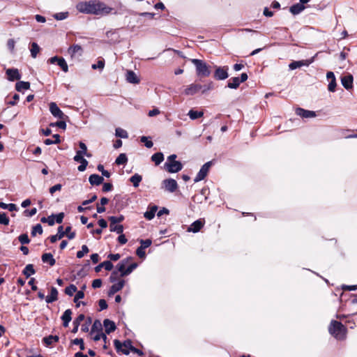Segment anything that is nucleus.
<instances>
[{
	"label": "nucleus",
	"instance_id": "nucleus-55",
	"mask_svg": "<svg viewBox=\"0 0 357 357\" xmlns=\"http://www.w3.org/2000/svg\"><path fill=\"white\" fill-rule=\"evenodd\" d=\"M139 242L141 244L140 247L144 250L146 248H149V246H151L152 244V241L151 239H146V240L141 239L139 241Z\"/></svg>",
	"mask_w": 357,
	"mask_h": 357
},
{
	"label": "nucleus",
	"instance_id": "nucleus-5",
	"mask_svg": "<svg viewBox=\"0 0 357 357\" xmlns=\"http://www.w3.org/2000/svg\"><path fill=\"white\" fill-rule=\"evenodd\" d=\"M212 165V161H208L203 165L194 179L195 183L202 181L207 176L209 169Z\"/></svg>",
	"mask_w": 357,
	"mask_h": 357
},
{
	"label": "nucleus",
	"instance_id": "nucleus-12",
	"mask_svg": "<svg viewBox=\"0 0 357 357\" xmlns=\"http://www.w3.org/2000/svg\"><path fill=\"white\" fill-rule=\"evenodd\" d=\"M50 111L51 114L56 118L62 119L65 116V114H63V112L60 109V108L58 107V105L54 102H52L50 104Z\"/></svg>",
	"mask_w": 357,
	"mask_h": 357
},
{
	"label": "nucleus",
	"instance_id": "nucleus-22",
	"mask_svg": "<svg viewBox=\"0 0 357 357\" xmlns=\"http://www.w3.org/2000/svg\"><path fill=\"white\" fill-rule=\"evenodd\" d=\"M58 299V291L56 287H52L50 294L45 297L47 303H52Z\"/></svg>",
	"mask_w": 357,
	"mask_h": 357
},
{
	"label": "nucleus",
	"instance_id": "nucleus-19",
	"mask_svg": "<svg viewBox=\"0 0 357 357\" xmlns=\"http://www.w3.org/2000/svg\"><path fill=\"white\" fill-rule=\"evenodd\" d=\"M125 284V281L123 280H121L119 281L117 283L114 284L109 289L108 291V295L109 296L114 295L116 292L119 291L123 289Z\"/></svg>",
	"mask_w": 357,
	"mask_h": 357
},
{
	"label": "nucleus",
	"instance_id": "nucleus-17",
	"mask_svg": "<svg viewBox=\"0 0 357 357\" xmlns=\"http://www.w3.org/2000/svg\"><path fill=\"white\" fill-rule=\"evenodd\" d=\"M68 53L70 54L71 58H74L77 55L81 56L82 53V48L79 45H73L68 47Z\"/></svg>",
	"mask_w": 357,
	"mask_h": 357
},
{
	"label": "nucleus",
	"instance_id": "nucleus-53",
	"mask_svg": "<svg viewBox=\"0 0 357 357\" xmlns=\"http://www.w3.org/2000/svg\"><path fill=\"white\" fill-rule=\"evenodd\" d=\"M72 344L75 345H79L80 350L84 349V340L82 338H75L73 340H72Z\"/></svg>",
	"mask_w": 357,
	"mask_h": 357
},
{
	"label": "nucleus",
	"instance_id": "nucleus-25",
	"mask_svg": "<svg viewBox=\"0 0 357 357\" xmlns=\"http://www.w3.org/2000/svg\"><path fill=\"white\" fill-rule=\"evenodd\" d=\"M157 210L158 206L155 205L149 207L148 210L144 213V217L148 220H152L155 217Z\"/></svg>",
	"mask_w": 357,
	"mask_h": 357
},
{
	"label": "nucleus",
	"instance_id": "nucleus-32",
	"mask_svg": "<svg viewBox=\"0 0 357 357\" xmlns=\"http://www.w3.org/2000/svg\"><path fill=\"white\" fill-rule=\"evenodd\" d=\"M142 180L141 175L135 174L130 178V181L132 183L135 188H137Z\"/></svg>",
	"mask_w": 357,
	"mask_h": 357
},
{
	"label": "nucleus",
	"instance_id": "nucleus-7",
	"mask_svg": "<svg viewBox=\"0 0 357 357\" xmlns=\"http://www.w3.org/2000/svg\"><path fill=\"white\" fill-rule=\"evenodd\" d=\"M229 68L227 66L217 67L214 73V77L217 80H224L229 77Z\"/></svg>",
	"mask_w": 357,
	"mask_h": 357
},
{
	"label": "nucleus",
	"instance_id": "nucleus-42",
	"mask_svg": "<svg viewBox=\"0 0 357 357\" xmlns=\"http://www.w3.org/2000/svg\"><path fill=\"white\" fill-rule=\"evenodd\" d=\"M214 89V84L213 82H208L206 84L202 85V89H201L202 93L204 94L206 92L211 91Z\"/></svg>",
	"mask_w": 357,
	"mask_h": 357
},
{
	"label": "nucleus",
	"instance_id": "nucleus-9",
	"mask_svg": "<svg viewBox=\"0 0 357 357\" xmlns=\"http://www.w3.org/2000/svg\"><path fill=\"white\" fill-rule=\"evenodd\" d=\"M202 85L199 84L192 83L187 86L183 91L185 96H194L201 91Z\"/></svg>",
	"mask_w": 357,
	"mask_h": 357
},
{
	"label": "nucleus",
	"instance_id": "nucleus-13",
	"mask_svg": "<svg viewBox=\"0 0 357 357\" xmlns=\"http://www.w3.org/2000/svg\"><path fill=\"white\" fill-rule=\"evenodd\" d=\"M6 73L8 75V79L10 82L19 80L22 77L17 68H8L6 70Z\"/></svg>",
	"mask_w": 357,
	"mask_h": 357
},
{
	"label": "nucleus",
	"instance_id": "nucleus-61",
	"mask_svg": "<svg viewBox=\"0 0 357 357\" xmlns=\"http://www.w3.org/2000/svg\"><path fill=\"white\" fill-rule=\"evenodd\" d=\"M113 264L111 261H105L102 262V267L107 271H111L113 268Z\"/></svg>",
	"mask_w": 357,
	"mask_h": 357
},
{
	"label": "nucleus",
	"instance_id": "nucleus-50",
	"mask_svg": "<svg viewBox=\"0 0 357 357\" xmlns=\"http://www.w3.org/2000/svg\"><path fill=\"white\" fill-rule=\"evenodd\" d=\"M9 218L5 213H0V224L8 225L9 224Z\"/></svg>",
	"mask_w": 357,
	"mask_h": 357
},
{
	"label": "nucleus",
	"instance_id": "nucleus-1",
	"mask_svg": "<svg viewBox=\"0 0 357 357\" xmlns=\"http://www.w3.org/2000/svg\"><path fill=\"white\" fill-rule=\"evenodd\" d=\"M76 9L81 13L105 15L111 13L112 8L106 6L105 3L97 0L88 1H80L76 5Z\"/></svg>",
	"mask_w": 357,
	"mask_h": 357
},
{
	"label": "nucleus",
	"instance_id": "nucleus-11",
	"mask_svg": "<svg viewBox=\"0 0 357 357\" xmlns=\"http://www.w3.org/2000/svg\"><path fill=\"white\" fill-rule=\"evenodd\" d=\"M71 230V227L70 226H68L66 228L65 231H63V226H59L58 227V231H57V235H58V237L59 238H61V239L65 236L66 235L67 237L69 238V239H73L75 237V232L73 231L70 234H68V231H70Z\"/></svg>",
	"mask_w": 357,
	"mask_h": 357
},
{
	"label": "nucleus",
	"instance_id": "nucleus-51",
	"mask_svg": "<svg viewBox=\"0 0 357 357\" xmlns=\"http://www.w3.org/2000/svg\"><path fill=\"white\" fill-rule=\"evenodd\" d=\"M137 267V263H132L130 266H128L126 271L123 273V275H130L136 268Z\"/></svg>",
	"mask_w": 357,
	"mask_h": 357
},
{
	"label": "nucleus",
	"instance_id": "nucleus-62",
	"mask_svg": "<svg viewBox=\"0 0 357 357\" xmlns=\"http://www.w3.org/2000/svg\"><path fill=\"white\" fill-rule=\"evenodd\" d=\"M136 254L139 258H142V259H144L146 257V253H145L144 249H143L140 246L137 249Z\"/></svg>",
	"mask_w": 357,
	"mask_h": 357
},
{
	"label": "nucleus",
	"instance_id": "nucleus-39",
	"mask_svg": "<svg viewBox=\"0 0 357 357\" xmlns=\"http://www.w3.org/2000/svg\"><path fill=\"white\" fill-rule=\"evenodd\" d=\"M115 135L116 137L123 138V139H126L128 137L127 131L121 128H116Z\"/></svg>",
	"mask_w": 357,
	"mask_h": 357
},
{
	"label": "nucleus",
	"instance_id": "nucleus-21",
	"mask_svg": "<svg viewBox=\"0 0 357 357\" xmlns=\"http://www.w3.org/2000/svg\"><path fill=\"white\" fill-rule=\"evenodd\" d=\"M305 6H304V4L299 1V3L292 5L289 8V11L292 15H296L303 12L305 10Z\"/></svg>",
	"mask_w": 357,
	"mask_h": 357
},
{
	"label": "nucleus",
	"instance_id": "nucleus-40",
	"mask_svg": "<svg viewBox=\"0 0 357 357\" xmlns=\"http://www.w3.org/2000/svg\"><path fill=\"white\" fill-rule=\"evenodd\" d=\"M30 51L31 56L36 58L40 51V47L36 43H32Z\"/></svg>",
	"mask_w": 357,
	"mask_h": 357
},
{
	"label": "nucleus",
	"instance_id": "nucleus-49",
	"mask_svg": "<svg viewBox=\"0 0 357 357\" xmlns=\"http://www.w3.org/2000/svg\"><path fill=\"white\" fill-rule=\"evenodd\" d=\"M18 240L22 245L28 244L30 242L29 236L26 234H22L20 235L18 237Z\"/></svg>",
	"mask_w": 357,
	"mask_h": 357
},
{
	"label": "nucleus",
	"instance_id": "nucleus-37",
	"mask_svg": "<svg viewBox=\"0 0 357 357\" xmlns=\"http://www.w3.org/2000/svg\"><path fill=\"white\" fill-rule=\"evenodd\" d=\"M204 115L203 112L195 111L193 109H190L188 112V116L190 119L195 120L202 117Z\"/></svg>",
	"mask_w": 357,
	"mask_h": 357
},
{
	"label": "nucleus",
	"instance_id": "nucleus-23",
	"mask_svg": "<svg viewBox=\"0 0 357 357\" xmlns=\"http://www.w3.org/2000/svg\"><path fill=\"white\" fill-rule=\"evenodd\" d=\"M71 315H72V311L70 309H68V310H65V312L62 314L61 319L63 321V326L64 327L68 326L69 323L72 319Z\"/></svg>",
	"mask_w": 357,
	"mask_h": 357
},
{
	"label": "nucleus",
	"instance_id": "nucleus-3",
	"mask_svg": "<svg viewBox=\"0 0 357 357\" xmlns=\"http://www.w3.org/2000/svg\"><path fill=\"white\" fill-rule=\"evenodd\" d=\"M190 61L195 65L198 76L206 77L211 75L210 66L204 61L198 59H192Z\"/></svg>",
	"mask_w": 357,
	"mask_h": 357
},
{
	"label": "nucleus",
	"instance_id": "nucleus-33",
	"mask_svg": "<svg viewBox=\"0 0 357 357\" xmlns=\"http://www.w3.org/2000/svg\"><path fill=\"white\" fill-rule=\"evenodd\" d=\"M26 278H29L31 275L35 274L36 271L33 268V264H27L22 271Z\"/></svg>",
	"mask_w": 357,
	"mask_h": 357
},
{
	"label": "nucleus",
	"instance_id": "nucleus-44",
	"mask_svg": "<svg viewBox=\"0 0 357 357\" xmlns=\"http://www.w3.org/2000/svg\"><path fill=\"white\" fill-rule=\"evenodd\" d=\"M108 219L110 221V223L116 224L123 221L124 216L123 215H120L119 216H109Z\"/></svg>",
	"mask_w": 357,
	"mask_h": 357
},
{
	"label": "nucleus",
	"instance_id": "nucleus-63",
	"mask_svg": "<svg viewBox=\"0 0 357 357\" xmlns=\"http://www.w3.org/2000/svg\"><path fill=\"white\" fill-rule=\"evenodd\" d=\"M24 213L26 216H27V217H32V216H33L34 215L36 214L37 209H36V208H33L31 210H25Z\"/></svg>",
	"mask_w": 357,
	"mask_h": 357
},
{
	"label": "nucleus",
	"instance_id": "nucleus-60",
	"mask_svg": "<svg viewBox=\"0 0 357 357\" xmlns=\"http://www.w3.org/2000/svg\"><path fill=\"white\" fill-rule=\"evenodd\" d=\"M79 146L80 150L77 151L79 153H81L82 155L86 154V152L87 151V147L86 145L82 142H79Z\"/></svg>",
	"mask_w": 357,
	"mask_h": 357
},
{
	"label": "nucleus",
	"instance_id": "nucleus-10",
	"mask_svg": "<svg viewBox=\"0 0 357 357\" xmlns=\"http://www.w3.org/2000/svg\"><path fill=\"white\" fill-rule=\"evenodd\" d=\"M162 185L165 190L169 192H174L178 188L177 182L173 178L165 179L162 181Z\"/></svg>",
	"mask_w": 357,
	"mask_h": 357
},
{
	"label": "nucleus",
	"instance_id": "nucleus-35",
	"mask_svg": "<svg viewBox=\"0 0 357 357\" xmlns=\"http://www.w3.org/2000/svg\"><path fill=\"white\" fill-rule=\"evenodd\" d=\"M52 137L54 139H46L44 141V144L45 145H51V144H56L60 143V136L58 134H55L52 136Z\"/></svg>",
	"mask_w": 357,
	"mask_h": 357
},
{
	"label": "nucleus",
	"instance_id": "nucleus-14",
	"mask_svg": "<svg viewBox=\"0 0 357 357\" xmlns=\"http://www.w3.org/2000/svg\"><path fill=\"white\" fill-rule=\"evenodd\" d=\"M296 114L298 116L305 119L313 118L316 116V113L314 111L306 110L300 107L296 109Z\"/></svg>",
	"mask_w": 357,
	"mask_h": 357
},
{
	"label": "nucleus",
	"instance_id": "nucleus-41",
	"mask_svg": "<svg viewBox=\"0 0 357 357\" xmlns=\"http://www.w3.org/2000/svg\"><path fill=\"white\" fill-rule=\"evenodd\" d=\"M69 16V13L66 12H60L54 14L53 17L56 20H63Z\"/></svg>",
	"mask_w": 357,
	"mask_h": 357
},
{
	"label": "nucleus",
	"instance_id": "nucleus-47",
	"mask_svg": "<svg viewBox=\"0 0 357 357\" xmlns=\"http://www.w3.org/2000/svg\"><path fill=\"white\" fill-rule=\"evenodd\" d=\"M76 291L77 287L75 284H70L65 289V293L70 296H73V294Z\"/></svg>",
	"mask_w": 357,
	"mask_h": 357
},
{
	"label": "nucleus",
	"instance_id": "nucleus-18",
	"mask_svg": "<svg viewBox=\"0 0 357 357\" xmlns=\"http://www.w3.org/2000/svg\"><path fill=\"white\" fill-rule=\"evenodd\" d=\"M353 76L351 75H347L341 78V83L342 86L347 90L353 86Z\"/></svg>",
	"mask_w": 357,
	"mask_h": 357
},
{
	"label": "nucleus",
	"instance_id": "nucleus-31",
	"mask_svg": "<svg viewBox=\"0 0 357 357\" xmlns=\"http://www.w3.org/2000/svg\"><path fill=\"white\" fill-rule=\"evenodd\" d=\"M163 160L164 155L161 152L155 153L151 156V160L155 164V165H159Z\"/></svg>",
	"mask_w": 357,
	"mask_h": 357
},
{
	"label": "nucleus",
	"instance_id": "nucleus-27",
	"mask_svg": "<svg viewBox=\"0 0 357 357\" xmlns=\"http://www.w3.org/2000/svg\"><path fill=\"white\" fill-rule=\"evenodd\" d=\"M41 259L43 263H47L50 266H53L56 263V261L51 253L43 254L41 257Z\"/></svg>",
	"mask_w": 357,
	"mask_h": 357
},
{
	"label": "nucleus",
	"instance_id": "nucleus-58",
	"mask_svg": "<svg viewBox=\"0 0 357 357\" xmlns=\"http://www.w3.org/2000/svg\"><path fill=\"white\" fill-rule=\"evenodd\" d=\"M88 164L89 162L86 159L82 160V161L80 162V165L77 167L78 171L84 172L86 169Z\"/></svg>",
	"mask_w": 357,
	"mask_h": 357
},
{
	"label": "nucleus",
	"instance_id": "nucleus-56",
	"mask_svg": "<svg viewBox=\"0 0 357 357\" xmlns=\"http://www.w3.org/2000/svg\"><path fill=\"white\" fill-rule=\"evenodd\" d=\"M85 319V316L83 314H79L73 321V324L75 325V326L80 325L81 322L84 321Z\"/></svg>",
	"mask_w": 357,
	"mask_h": 357
},
{
	"label": "nucleus",
	"instance_id": "nucleus-28",
	"mask_svg": "<svg viewBox=\"0 0 357 357\" xmlns=\"http://www.w3.org/2000/svg\"><path fill=\"white\" fill-rule=\"evenodd\" d=\"M241 84V81L239 77H234L229 79V80L227 82V86L229 89H237Z\"/></svg>",
	"mask_w": 357,
	"mask_h": 357
},
{
	"label": "nucleus",
	"instance_id": "nucleus-59",
	"mask_svg": "<svg viewBox=\"0 0 357 357\" xmlns=\"http://www.w3.org/2000/svg\"><path fill=\"white\" fill-rule=\"evenodd\" d=\"M336 79H331L328 85V89L331 92H334L336 87Z\"/></svg>",
	"mask_w": 357,
	"mask_h": 357
},
{
	"label": "nucleus",
	"instance_id": "nucleus-52",
	"mask_svg": "<svg viewBox=\"0 0 357 357\" xmlns=\"http://www.w3.org/2000/svg\"><path fill=\"white\" fill-rule=\"evenodd\" d=\"M91 322H92V319L91 317H88L87 319L86 320L85 323L82 325V328H81L82 331L83 332H88L89 326L91 325Z\"/></svg>",
	"mask_w": 357,
	"mask_h": 357
},
{
	"label": "nucleus",
	"instance_id": "nucleus-2",
	"mask_svg": "<svg viewBox=\"0 0 357 357\" xmlns=\"http://www.w3.org/2000/svg\"><path fill=\"white\" fill-rule=\"evenodd\" d=\"M346 328L340 321L332 320L328 327V331L331 335L337 340H343L346 336Z\"/></svg>",
	"mask_w": 357,
	"mask_h": 357
},
{
	"label": "nucleus",
	"instance_id": "nucleus-57",
	"mask_svg": "<svg viewBox=\"0 0 357 357\" xmlns=\"http://www.w3.org/2000/svg\"><path fill=\"white\" fill-rule=\"evenodd\" d=\"M50 126H57V127L64 130L66 128V123L64 121H57L56 123H52L50 124Z\"/></svg>",
	"mask_w": 357,
	"mask_h": 357
},
{
	"label": "nucleus",
	"instance_id": "nucleus-48",
	"mask_svg": "<svg viewBox=\"0 0 357 357\" xmlns=\"http://www.w3.org/2000/svg\"><path fill=\"white\" fill-rule=\"evenodd\" d=\"M96 334L93 336V340L96 342L100 340V339H102L105 342H106V340L107 339L106 335L103 333L102 332H96Z\"/></svg>",
	"mask_w": 357,
	"mask_h": 357
},
{
	"label": "nucleus",
	"instance_id": "nucleus-26",
	"mask_svg": "<svg viewBox=\"0 0 357 357\" xmlns=\"http://www.w3.org/2000/svg\"><path fill=\"white\" fill-rule=\"evenodd\" d=\"M130 258L128 257L126 259H123L121 260L117 265H116V270L118 271V273L119 272L120 273V275L121 277H123V276H126V275H123V273L126 271V264H128L129 259Z\"/></svg>",
	"mask_w": 357,
	"mask_h": 357
},
{
	"label": "nucleus",
	"instance_id": "nucleus-24",
	"mask_svg": "<svg viewBox=\"0 0 357 357\" xmlns=\"http://www.w3.org/2000/svg\"><path fill=\"white\" fill-rule=\"evenodd\" d=\"M103 177L98 174H93L90 175L89 181L92 185H99L103 182Z\"/></svg>",
	"mask_w": 357,
	"mask_h": 357
},
{
	"label": "nucleus",
	"instance_id": "nucleus-29",
	"mask_svg": "<svg viewBox=\"0 0 357 357\" xmlns=\"http://www.w3.org/2000/svg\"><path fill=\"white\" fill-rule=\"evenodd\" d=\"M30 88V83L29 82L19 81L15 84V89L17 91H22L23 90H27Z\"/></svg>",
	"mask_w": 357,
	"mask_h": 357
},
{
	"label": "nucleus",
	"instance_id": "nucleus-38",
	"mask_svg": "<svg viewBox=\"0 0 357 357\" xmlns=\"http://www.w3.org/2000/svg\"><path fill=\"white\" fill-rule=\"evenodd\" d=\"M128 162V158L126 153H121L116 158L115 163L118 165H125Z\"/></svg>",
	"mask_w": 357,
	"mask_h": 357
},
{
	"label": "nucleus",
	"instance_id": "nucleus-34",
	"mask_svg": "<svg viewBox=\"0 0 357 357\" xmlns=\"http://www.w3.org/2000/svg\"><path fill=\"white\" fill-rule=\"evenodd\" d=\"M59 338L57 335H49L43 338V342L47 346L52 344L54 342H57Z\"/></svg>",
	"mask_w": 357,
	"mask_h": 357
},
{
	"label": "nucleus",
	"instance_id": "nucleus-6",
	"mask_svg": "<svg viewBox=\"0 0 357 357\" xmlns=\"http://www.w3.org/2000/svg\"><path fill=\"white\" fill-rule=\"evenodd\" d=\"M165 169L169 173H176L183 168V165L179 161L166 162L164 165Z\"/></svg>",
	"mask_w": 357,
	"mask_h": 357
},
{
	"label": "nucleus",
	"instance_id": "nucleus-45",
	"mask_svg": "<svg viewBox=\"0 0 357 357\" xmlns=\"http://www.w3.org/2000/svg\"><path fill=\"white\" fill-rule=\"evenodd\" d=\"M41 234L43 233V227L40 224H37L34 227H33L31 230V236H34L36 234Z\"/></svg>",
	"mask_w": 357,
	"mask_h": 357
},
{
	"label": "nucleus",
	"instance_id": "nucleus-64",
	"mask_svg": "<svg viewBox=\"0 0 357 357\" xmlns=\"http://www.w3.org/2000/svg\"><path fill=\"white\" fill-rule=\"evenodd\" d=\"M15 45V41L13 39L10 38L8 40L7 47L10 52L14 51Z\"/></svg>",
	"mask_w": 357,
	"mask_h": 357
},
{
	"label": "nucleus",
	"instance_id": "nucleus-30",
	"mask_svg": "<svg viewBox=\"0 0 357 357\" xmlns=\"http://www.w3.org/2000/svg\"><path fill=\"white\" fill-rule=\"evenodd\" d=\"M96 332H102V324L98 319H96L94 321L91 329V334H93Z\"/></svg>",
	"mask_w": 357,
	"mask_h": 357
},
{
	"label": "nucleus",
	"instance_id": "nucleus-16",
	"mask_svg": "<svg viewBox=\"0 0 357 357\" xmlns=\"http://www.w3.org/2000/svg\"><path fill=\"white\" fill-rule=\"evenodd\" d=\"M126 81L130 84H139L140 82V79L137 75V74L134 71L130 70H127L126 74Z\"/></svg>",
	"mask_w": 357,
	"mask_h": 357
},
{
	"label": "nucleus",
	"instance_id": "nucleus-15",
	"mask_svg": "<svg viewBox=\"0 0 357 357\" xmlns=\"http://www.w3.org/2000/svg\"><path fill=\"white\" fill-rule=\"evenodd\" d=\"M204 227V222L201 220H197L193 222L187 229V231L197 233Z\"/></svg>",
	"mask_w": 357,
	"mask_h": 357
},
{
	"label": "nucleus",
	"instance_id": "nucleus-54",
	"mask_svg": "<svg viewBox=\"0 0 357 357\" xmlns=\"http://www.w3.org/2000/svg\"><path fill=\"white\" fill-rule=\"evenodd\" d=\"M141 142L144 143V145L146 148H151L153 146V143L152 141L149 140L148 137L146 136H142L140 139Z\"/></svg>",
	"mask_w": 357,
	"mask_h": 357
},
{
	"label": "nucleus",
	"instance_id": "nucleus-4",
	"mask_svg": "<svg viewBox=\"0 0 357 357\" xmlns=\"http://www.w3.org/2000/svg\"><path fill=\"white\" fill-rule=\"evenodd\" d=\"M114 344L117 352H121L125 355H128L130 351H132L133 348L132 342L130 340H125L123 343H121L118 340H114Z\"/></svg>",
	"mask_w": 357,
	"mask_h": 357
},
{
	"label": "nucleus",
	"instance_id": "nucleus-36",
	"mask_svg": "<svg viewBox=\"0 0 357 357\" xmlns=\"http://www.w3.org/2000/svg\"><path fill=\"white\" fill-rule=\"evenodd\" d=\"M110 231L116 232L118 234H121L123 231V226L122 225H118L110 223L109 225Z\"/></svg>",
	"mask_w": 357,
	"mask_h": 357
},
{
	"label": "nucleus",
	"instance_id": "nucleus-46",
	"mask_svg": "<svg viewBox=\"0 0 357 357\" xmlns=\"http://www.w3.org/2000/svg\"><path fill=\"white\" fill-rule=\"evenodd\" d=\"M89 252V248L86 245L82 246V250L77 252V257L81 259L84 255Z\"/></svg>",
	"mask_w": 357,
	"mask_h": 357
},
{
	"label": "nucleus",
	"instance_id": "nucleus-8",
	"mask_svg": "<svg viewBox=\"0 0 357 357\" xmlns=\"http://www.w3.org/2000/svg\"><path fill=\"white\" fill-rule=\"evenodd\" d=\"M314 57L313 56L310 59L294 61L289 64V68L293 70L302 66H308L314 61Z\"/></svg>",
	"mask_w": 357,
	"mask_h": 357
},
{
	"label": "nucleus",
	"instance_id": "nucleus-43",
	"mask_svg": "<svg viewBox=\"0 0 357 357\" xmlns=\"http://www.w3.org/2000/svg\"><path fill=\"white\" fill-rule=\"evenodd\" d=\"M57 65L61 67L64 73H67L68 71V66L63 57H61V59L59 60Z\"/></svg>",
	"mask_w": 357,
	"mask_h": 357
},
{
	"label": "nucleus",
	"instance_id": "nucleus-20",
	"mask_svg": "<svg viewBox=\"0 0 357 357\" xmlns=\"http://www.w3.org/2000/svg\"><path fill=\"white\" fill-rule=\"evenodd\" d=\"M103 326L105 327V333L107 334H109L116 329L115 323L113 321H111L110 319H105L103 321Z\"/></svg>",
	"mask_w": 357,
	"mask_h": 357
}]
</instances>
